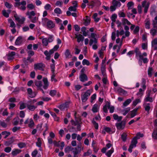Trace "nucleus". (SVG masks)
Masks as SVG:
<instances>
[{
	"mask_svg": "<svg viewBox=\"0 0 157 157\" xmlns=\"http://www.w3.org/2000/svg\"><path fill=\"white\" fill-rule=\"evenodd\" d=\"M15 55L16 53L12 51L9 52L7 55L8 59L9 60L13 59L14 58V56Z\"/></svg>",
	"mask_w": 157,
	"mask_h": 157,
	"instance_id": "f3484780",
	"label": "nucleus"
},
{
	"mask_svg": "<svg viewBox=\"0 0 157 157\" xmlns=\"http://www.w3.org/2000/svg\"><path fill=\"white\" fill-rule=\"evenodd\" d=\"M113 5L115 6L116 7H120L121 6V3L120 2L118 1L115 0H113L112 2Z\"/></svg>",
	"mask_w": 157,
	"mask_h": 157,
	"instance_id": "f704fd0d",
	"label": "nucleus"
},
{
	"mask_svg": "<svg viewBox=\"0 0 157 157\" xmlns=\"http://www.w3.org/2000/svg\"><path fill=\"white\" fill-rule=\"evenodd\" d=\"M82 64L83 65H86L87 66H89L90 65V63L88 60L84 59L82 60Z\"/></svg>",
	"mask_w": 157,
	"mask_h": 157,
	"instance_id": "6e6d98bb",
	"label": "nucleus"
},
{
	"mask_svg": "<svg viewBox=\"0 0 157 157\" xmlns=\"http://www.w3.org/2000/svg\"><path fill=\"white\" fill-rule=\"evenodd\" d=\"M35 85L38 88H40L42 86V82L41 81H35Z\"/></svg>",
	"mask_w": 157,
	"mask_h": 157,
	"instance_id": "58836bf2",
	"label": "nucleus"
},
{
	"mask_svg": "<svg viewBox=\"0 0 157 157\" xmlns=\"http://www.w3.org/2000/svg\"><path fill=\"white\" fill-rule=\"evenodd\" d=\"M132 100L129 98L127 99L123 103L122 107L124 108L128 106L132 101Z\"/></svg>",
	"mask_w": 157,
	"mask_h": 157,
	"instance_id": "c85d7f7f",
	"label": "nucleus"
},
{
	"mask_svg": "<svg viewBox=\"0 0 157 157\" xmlns=\"http://www.w3.org/2000/svg\"><path fill=\"white\" fill-rule=\"evenodd\" d=\"M42 22L44 23H46V25L48 28L51 29L54 28L55 26L54 23L52 20H49L47 18L45 17L42 19Z\"/></svg>",
	"mask_w": 157,
	"mask_h": 157,
	"instance_id": "0eeeda50",
	"label": "nucleus"
},
{
	"mask_svg": "<svg viewBox=\"0 0 157 157\" xmlns=\"http://www.w3.org/2000/svg\"><path fill=\"white\" fill-rule=\"evenodd\" d=\"M14 17L15 20L20 24H23L25 20V17L21 16H19L16 13L14 14Z\"/></svg>",
	"mask_w": 157,
	"mask_h": 157,
	"instance_id": "9d476101",
	"label": "nucleus"
},
{
	"mask_svg": "<svg viewBox=\"0 0 157 157\" xmlns=\"http://www.w3.org/2000/svg\"><path fill=\"white\" fill-rule=\"evenodd\" d=\"M22 37L21 36H19L16 40L15 44L16 45H19L22 43Z\"/></svg>",
	"mask_w": 157,
	"mask_h": 157,
	"instance_id": "4be33fe9",
	"label": "nucleus"
},
{
	"mask_svg": "<svg viewBox=\"0 0 157 157\" xmlns=\"http://www.w3.org/2000/svg\"><path fill=\"white\" fill-rule=\"evenodd\" d=\"M152 25L153 27H157V16L154 18V19L152 20Z\"/></svg>",
	"mask_w": 157,
	"mask_h": 157,
	"instance_id": "a19ab883",
	"label": "nucleus"
},
{
	"mask_svg": "<svg viewBox=\"0 0 157 157\" xmlns=\"http://www.w3.org/2000/svg\"><path fill=\"white\" fill-rule=\"evenodd\" d=\"M150 104L146 102H144V106L145 108V109L146 111L148 112L150 109Z\"/></svg>",
	"mask_w": 157,
	"mask_h": 157,
	"instance_id": "2f4dec72",
	"label": "nucleus"
},
{
	"mask_svg": "<svg viewBox=\"0 0 157 157\" xmlns=\"http://www.w3.org/2000/svg\"><path fill=\"white\" fill-rule=\"evenodd\" d=\"M45 67V65L42 63H35L34 65V69L36 70H40L41 71H44Z\"/></svg>",
	"mask_w": 157,
	"mask_h": 157,
	"instance_id": "1a4fd4ad",
	"label": "nucleus"
},
{
	"mask_svg": "<svg viewBox=\"0 0 157 157\" xmlns=\"http://www.w3.org/2000/svg\"><path fill=\"white\" fill-rule=\"evenodd\" d=\"M120 31L117 30L116 31V35L118 37L119 36L123 35L124 33H125V32L122 27L120 28Z\"/></svg>",
	"mask_w": 157,
	"mask_h": 157,
	"instance_id": "cd10ccee",
	"label": "nucleus"
},
{
	"mask_svg": "<svg viewBox=\"0 0 157 157\" xmlns=\"http://www.w3.org/2000/svg\"><path fill=\"white\" fill-rule=\"evenodd\" d=\"M134 5V3L132 2H129L127 4V6L128 7V9L129 10H130L132 9V7Z\"/></svg>",
	"mask_w": 157,
	"mask_h": 157,
	"instance_id": "338daca9",
	"label": "nucleus"
},
{
	"mask_svg": "<svg viewBox=\"0 0 157 157\" xmlns=\"http://www.w3.org/2000/svg\"><path fill=\"white\" fill-rule=\"evenodd\" d=\"M37 101L36 99H30L26 103V106L28 109L31 111H34L37 107V106H35L33 104Z\"/></svg>",
	"mask_w": 157,
	"mask_h": 157,
	"instance_id": "39448f33",
	"label": "nucleus"
},
{
	"mask_svg": "<svg viewBox=\"0 0 157 157\" xmlns=\"http://www.w3.org/2000/svg\"><path fill=\"white\" fill-rule=\"evenodd\" d=\"M151 47L155 50H157V38H155L151 41Z\"/></svg>",
	"mask_w": 157,
	"mask_h": 157,
	"instance_id": "4468645a",
	"label": "nucleus"
},
{
	"mask_svg": "<svg viewBox=\"0 0 157 157\" xmlns=\"http://www.w3.org/2000/svg\"><path fill=\"white\" fill-rule=\"evenodd\" d=\"M54 12L57 14H60L62 13V11L59 8H56L54 10Z\"/></svg>",
	"mask_w": 157,
	"mask_h": 157,
	"instance_id": "13d9d810",
	"label": "nucleus"
},
{
	"mask_svg": "<svg viewBox=\"0 0 157 157\" xmlns=\"http://www.w3.org/2000/svg\"><path fill=\"white\" fill-rule=\"evenodd\" d=\"M74 155L77 156V155L80 153L81 150H79L77 147H73L72 151Z\"/></svg>",
	"mask_w": 157,
	"mask_h": 157,
	"instance_id": "473e14b6",
	"label": "nucleus"
},
{
	"mask_svg": "<svg viewBox=\"0 0 157 157\" xmlns=\"http://www.w3.org/2000/svg\"><path fill=\"white\" fill-rule=\"evenodd\" d=\"M79 79L81 81L84 82L88 80V78L86 75L84 73L82 74L79 76Z\"/></svg>",
	"mask_w": 157,
	"mask_h": 157,
	"instance_id": "5701e85b",
	"label": "nucleus"
},
{
	"mask_svg": "<svg viewBox=\"0 0 157 157\" xmlns=\"http://www.w3.org/2000/svg\"><path fill=\"white\" fill-rule=\"evenodd\" d=\"M113 119L115 120H117L118 121H121L122 118L121 116H118L116 114H114L113 115Z\"/></svg>",
	"mask_w": 157,
	"mask_h": 157,
	"instance_id": "72a5a7b5",
	"label": "nucleus"
},
{
	"mask_svg": "<svg viewBox=\"0 0 157 157\" xmlns=\"http://www.w3.org/2000/svg\"><path fill=\"white\" fill-rule=\"evenodd\" d=\"M98 41L97 38L90 39L89 41V45L90 46H92L95 44H98Z\"/></svg>",
	"mask_w": 157,
	"mask_h": 157,
	"instance_id": "c756f323",
	"label": "nucleus"
},
{
	"mask_svg": "<svg viewBox=\"0 0 157 157\" xmlns=\"http://www.w3.org/2000/svg\"><path fill=\"white\" fill-rule=\"evenodd\" d=\"M112 131L111 129L108 127H107L105 126H104L103 129L101 133L102 134L105 135L106 134V132L107 133H110Z\"/></svg>",
	"mask_w": 157,
	"mask_h": 157,
	"instance_id": "a211bd4d",
	"label": "nucleus"
},
{
	"mask_svg": "<svg viewBox=\"0 0 157 157\" xmlns=\"http://www.w3.org/2000/svg\"><path fill=\"white\" fill-rule=\"evenodd\" d=\"M75 38L77 39V41L80 43L81 41H83L84 39V37L81 34H78L77 33L75 34Z\"/></svg>",
	"mask_w": 157,
	"mask_h": 157,
	"instance_id": "aec40b11",
	"label": "nucleus"
},
{
	"mask_svg": "<svg viewBox=\"0 0 157 157\" xmlns=\"http://www.w3.org/2000/svg\"><path fill=\"white\" fill-rule=\"evenodd\" d=\"M48 39L47 38H44L42 40V43L44 46H47L48 45Z\"/></svg>",
	"mask_w": 157,
	"mask_h": 157,
	"instance_id": "4d7b16f0",
	"label": "nucleus"
},
{
	"mask_svg": "<svg viewBox=\"0 0 157 157\" xmlns=\"http://www.w3.org/2000/svg\"><path fill=\"white\" fill-rule=\"evenodd\" d=\"M130 107H128L127 108H125L124 110L122 111V114L124 115L125 116L130 111Z\"/></svg>",
	"mask_w": 157,
	"mask_h": 157,
	"instance_id": "ea45409f",
	"label": "nucleus"
},
{
	"mask_svg": "<svg viewBox=\"0 0 157 157\" xmlns=\"http://www.w3.org/2000/svg\"><path fill=\"white\" fill-rule=\"evenodd\" d=\"M90 22V20L89 18H87L84 20L83 22V24L86 25L87 26L89 25Z\"/></svg>",
	"mask_w": 157,
	"mask_h": 157,
	"instance_id": "e2e57ef3",
	"label": "nucleus"
},
{
	"mask_svg": "<svg viewBox=\"0 0 157 157\" xmlns=\"http://www.w3.org/2000/svg\"><path fill=\"white\" fill-rule=\"evenodd\" d=\"M26 15L28 16V18L32 23H36L38 21V17L35 16L36 13L34 11H28L26 13Z\"/></svg>",
	"mask_w": 157,
	"mask_h": 157,
	"instance_id": "7ed1b4c3",
	"label": "nucleus"
},
{
	"mask_svg": "<svg viewBox=\"0 0 157 157\" xmlns=\"http://www.w3.org/2000/svg\"><path fill=\"white\" fill-rule=\"evenodd\" d=\"M150 5V3L147 2L146 0H144L142 3V7L144 8V13H147Z\"/></svg>",
	"mask_w": 157,
	"mask_h": 157,
	"instance_id": "9b49d317",
	"label": "nucleus"
},
{
	"mask_svg": "<svg viewBox=\"0 0 157 157\" xmlns=\"http://www.w3.org/2000/svg\"><path fill=\"white\" fill-rule=\"evenodd\" d=\"M19 118L18 117L15 118L13 120V124L14 125H17L19 123Z\"/></svg>",
	"mask_w": 157,
	"mask_h": 157,
	"instance_id": "79ce46f5",
	"label": "nucleus"
},
{
	"mask_svg": "<svg viewBox=\"0 0 157 157\" xmlns=\"http://www.w3.org/2000/svg\"><path fill=\"white\" fill-rule=\"evenodd\" d=\"M125 123L122 121L121 122L116 124V126L118 129H123L125 126Z\"/></svg>",
	"mask_w": 157,
	"mask_h": 157,
	"instance_id": "f8f14e48",
	"label": "nucleus"
},
{
	"mask_svg": "<svg viewBox=\"0 0 157 157\" xmlns=\"http://www.w3.org/2000/svg\"><path fill=\"white\" fill-rule=\"evenodd\" d=\"M141 102V101L139 99H137L135 100L133 102L132 105L134 106H136V105Z\"/></svg>",
	"mask_w": 157,
	"mask_h": 157,
	"instance_id": "0e129e2a",
	"label": "nucleus"
},
{
	"mask_svg": "<svg viewBox=\"0 0 157 157\" xmlns=\"http://www.w3.org/2000/svg\"><path fill=\"white\" fill-rule=\"evenodd\" d=\"M124 29L125 30V33H126V35H129L130 34V32L129 31V27L127 25H124Z\"/></svg>",
	"mask_w": 157,
	"mask_h": 157,
	"instance_id": "5fc2aeb1",
	"label": "nucleus"
},
{
	"mask_svg": "<svg viewBox=\"0 0 157 157\" xmlns=\"http://www.w3.org/2000/svg\"><path fill=\"white\" fill-rule=\"evenodd\" d=\"M92 153V151L91 150L89 149H88L87 152L84 153L83 155V156H86L89 155Z\"/></svg>",
	"mask_w": 157,
	"mask_h": 157,
	"instance_id": "bf43d9fd",
	"label": "nucleus"
},
{
	"mask_svg": "<svg viewBox=\"0 0 157 157\" xmlns=\"http://www.w3.org/2000/svg\"><path fill=\"white\" fill-rule=\"evenodd\" d=\"M68 107L69 105L68 103H66L59 105L58 107V108L61 110H63L67 108Z\"/></svg>",
	"mask_w": 157,
	"mask_h": 157,
	"instance_id": "393cba45",
	"label": "nucleus"
},
{
	"mask_svg": "<svg viewBox=\"0 0 157 157\" xmlns=\"http://www.w3.org/2000/svg\"><path fill=\"white\" fill-rule=\"evenodd\" d=\"M92 92V90L89 89L82 93L81 97L82 102H85L87 101Z\"/></svg>",
	"mask_w": 157,
	"mask_h": 157,
	"instance_id": "20e7f679",
	"label": "nucleus"
},
{
	"mask_svg": "<svg viewBox=\"0 0 157 157\" xmlns=\"http://www.w3.org/2000/svg\"><path fill=\"white\" fill-rule=\"evenodd\" d=\"M2 13L5 17L6 18H8L9 17V13L6 12V10H2Z\"/></svg>",
	"mask_w": 157,
	"mask_h": 157,
	"instance_id": "69168bd1",
	"label": "nucleus"
},
{
	"mask_svg": "<svg viewBox=\"0 0 157 157\" xmlns=\"http://www.w3.org/2000/svg\"><path fill=\"white\" fill-rule=\"evenodd\" d=\"M113 152V150L111 149L106 153V155L108 157H110L112 153Z\"/></svg>",
	"mask_w": 157,
	"mask_h": 157,
	"instance_id": "052dcab7",
	"label": "nucleus"
},
{
	"mask_svg": "<svg viewBox=\"0 0 157 157\" xmlns=\"http://www.w3.org/2000/svg\"><path fill=\"white\" fill-rule=\"evenodd\" d=\"M145 27L146 29H149L150 28L151 22L148 18H146L145 21Z\"/></svg>",
	"mask_w": 157,
	"mask_h": 157,
	"instance_id": "412c9836",
	"label": "nucleus"
},
{
	"mask_svg": "<svg viewBox=\"0 0 157 157\" xmlns=\"http://www.w3.org/2000/svg\"><path fill=\"white\" fill-rule=\"evenodd\" d=\"M57 92L55 90H50L49 92V94L52 97L55 96Z\"/></svg>",
	"mask_w": 157,
	"mask_h": 157,
	"instance_id": "680f3d73",
	"label": "nucleus"
},
{
	"mask_svg": "<svg viewBox=\"0 0 157 157\" xmlns=\"http://www.w3.org/2000/svg\"><path fill=\"white\" fill-rule=\"evenodd\" d=\"M108 109H109V112L111 113H113L114 111V107L113 106H110V103L109 101H107L105 105L103 106V109L104 112L107 113L108 111Z\"/></svg>",
	"mask_w": 157,
	"mask_h": 157,
	"instance_id": "423d86ee",
	"label": "nucleus"
},
{
	"mask_svg": "<svg viewBox=\"0 0 157 157\" xmlns=\"http://www.w3.org/2000/svg\"><path fill=\"white\" fill-rule=\"evenodd\" d=\"M21 152V150L20 149H14L12 150L11 152V154L13 156H15L19 154Z\"/></svg>",
	"mask_w": 157,
	"mask_h": 157,
	"instance_id": "bb28decb",
	"label": "nucleus"
},
{
	"mask_svg": "<svg viewBox=\"0 0 157 157\" xmlns=\"http://www.w3.org/2000/svg\"><path fill=\"white\" fill-rule=\"evenodd\" d=\"M76 113L75 112V121L73 120H71V122L72 125H74L75 126L78 124L79 122L81 121V119L80 118H79L78 119H77L76 117Z\"/></svg>",
	"mask_w": 157,
	"mask_h": 157,
	"instance_id": "2eb2a0df",
	"label": "nucleus"
},
{
	"mask_svg": "<svg viewBox=\"0 0 157 157\" xmlns=\"http://www.w3.org/2000/svg\"><path fill=\"white\" fill-rule=\"evenodd\" d=\"M29 123L28 126L29 128H32L34 125V122L32 119H30L29 120Z\"/></svg>",
	"mask_w": 157,
	"mask_h": 157,
	"instance_id": "49530a36",
	"label": "nucleus"
},
{
	"mask_svg": "<svg viewBox=\"0 0 157 157\" xmlns=\"http://www.w3.org/2000/svg\"><path fill=\"white\" fill-rule=\"evenodd\" d=\"M14 142L13 137H11L10 140L5 141L4 143V145L6 146H8L11 145Z\"/></svg>",
	"mask_w": 157,
	"mask_h": 157,
	"instance_id": "a878e982",
	"label": "nucleus"
},
{
	"mask_svg": "<svg viewBox=\"0 0 157 157\" xmlns=\"http://www.w3.org/2000/svg\"><path fill=\"white\" fill-rule=\"evenodd\" d=\"M73 149V147L71 146H68L66 147L64 149V151L65 153H68L71 151H72Z\"/></svg>",
	"mask_w": 157,
	"mask_h": 157,
	"instance_id": "37998d69",
	"label": "nucleus"
},
{
	"mask_svg": "<svg viewBox=\"0 0 157 157\" xmlns=\"http://www.w3.org/2000/svg\"><path fill=\"white\" fill-rule=\"evenodd\" d=\"M127 135L126 133L124 132L121 135V138L122 141L124 142H125L127 139Z\"/></svg>",
	"mask_w": 157,
	"mask_h": 157,
	"instance_id": "8fccbe9b",
	"label": "nucleus"
},
{
	"mask_svg": "<svg viewBox=\"0 0 157 157\" xmlns=\"http://www.w3.org/2000/svg\"><path fill=\"white\" fill-rule=\"evenodd\" d=\"M138 108H136L131 111V118H133L136 115Z\"/></svg>",
	"mask_w": 157,
	"mask_h": 157,
	"instance_id": "4c0bfd02",
	"label": "nucleus"
},
{
	"mask_svg": "<svg viewBox=\"0 0 157 157\" xmlns=\"http://www.w3.org/2000/svg\"><path fill=\"white\" fill-rule=\"evenodd\" d=\"M135 57L138 60V63L140 66L142 65V61L144 63H147L148 62V60L146 57L147 54L146 52L142 53L139 48H136L135 49Z\"/></svg>",
	"mask_w": 157,
	"mask_h": 157,
	"instance_id": "f257e3e1",
	"label": "nucleus"
},
{
	"mask_svg": "<svg viewBox=\"0 0 157 157\" xmlns=\"http://www.w3.org/2000/svg\"><path fill=\"white\" fill-rule=\"evenodd\" d=\"M150 33L153 36H154L157 35V27H154L151 29Z\"/></svg>",
	"mask_w": 157,
	"mask_h": 157,
	"instance_id": "6ab92c4d",
	"label": "nucleus"
},
{
	"mask_svg": "<svg viewBox=\"0 0 157 157\" xmlns=\"http://www.w3.org/2000/svg\"><path fill=\"white\" fill-rule=\"evenodd\" d=\"M2 135H4L5 136L4 138H7L9 135L10 134V133L9 132H7L6 131H4L2 132Z\"/></svg>",
	"mask_w": 157,
	"mask_h": 157,
	"instance_id": "603ef678",
	"label": "nucleus"
},
{
	"mask_svg": "<svg viewBox=\"0 0 157 157\" xmlns=\"http://www.w3.org/2000/svg\"><path fill=\"white\" fill-rule=\"evenodd\" d=\"M153 69L151 67H149L148 68L147 72L148 76L151 77L152 75V71H153Z\"/></svg>",
	"mask_w": 157,
	"mask_h": 157,
	"instance_id": "864d4df0",
	"label": "nucleus"
},
{
	"mask_svg": "<svg viewBox=\"0 0 157 157\" xmlns=\"http://www.w3.org/2000/svg\"><path fill=\"white\" fill-rule=\"evenodd\" d=\"M27 92L28 94L29 95V98H34L36 96V94L35 93L33 92L31 88H28L27 89Z\"/></svg>",
	"mask_w": 157,
	"mask_h": 157,
	"instance_id": "dca6fc26",
	"label": "nucleus"
},
{
	"mask_svg": "<svg viewBox=\"0 0 157 157\" xmlns=\"http://www.w3.org/2000/svg\"><path fill=\"white\" fill-rule=\"evenodd\" d=\"M151 92V91H149V93L146 96L145 98L144 99V102H146L148 101L152 102L153 101V99L152 98V97H150Z\"/></svg>",
	"mask_w": 157,
	"mask_h": 157,
	"instance_id": "ddd939ff",
	"label": "nucleus"
},
{
	"mask_svg": "<svg viewBox=\"0 0 157 157\" xmlns=\"http://www.w3.org/2000/svg\"><path fill=\"white\" fill-rule=\"evenodd\" d=\"M92 111L94 113H96L98 111V105L95 104L94 105L92 109Z\"/></svg>",
	"mask_w": 157,
	"mask_h": 157,
	"instance_id": "c03bdc74",
	"label": "nucleus"
},
{
	"mask_svg": "<svg viewBox=\"0 0 157 157\" xmlns=\"http://www.w3.org/2000/svg\"><path fill=\"white\" fill-rule=\"evenodd\" d=\"M8 22L10 23V27L15 28V25L14 21L11 19H8Z\"/></svg>",
	"mask_w": 157,
	"mask_h": 157,
	"instance_id": "a18cd8bd",
	"label": "nucleus"
},
{
	"mask_svg": "<svg viewBox=\"0 0 157 157\" xmlns=\"http://www.w3.org/2000/svg\"><path fill=\"white\" fill-rule=\"evenodd\" d=\"M36 145L39 147H40L41 145V140L40 138H38L36 143Z\"/></svg>",
	"mask_w": 157,
	"mask_h": 157,
	"instance_id": "de8ad7c7",
	"label": "nucleus"
},
{
	"mask_svg": "<svg viewBox=\"0 0 157 157\" xmlns=\"http://www.w3.org/2000/svg\"><path fill=\"white\" fill-rule=\"evenodd\" d=\"M44 54L46 56V59L47 60H49L51 57V55L49 52L47 50H46L44 52Z\"/></svg>",
	"mask_w": 157,
	"mask_h": 157,
	"instance_id": "e433bc0d",
	"label": "nucleus"
},
{
	"mask_svg": "<svg viewBox=\"0 0 157 157\" xmlns=\"http://www.w3.org/2000/svg\"><path fill=\"white\" fill-rule=\"evenodd\" d=\"M122 24L123 25H130L131 23L126 18H123L122 20Z\"/></svg>",
	"mask_w": 157,
	"mask_h": 157,
	"instance_id": "7c9ffc66",
	"label": "nucleus"
},
{
	"mask_svg": "<svg viewBox=\"0 0 157 157\" xmlns=\"http://www.w3.org/2000/svg\"><path fill=\"white\" fill-rule=\"evenodd\" d=\"M143 136V134L138 133L136 135V136L133 139L131 142V144L130 145L128 149V151L130 152H132V148L136 146L137 143V139H140V137H142Z\"/></svg>",
	"mask_w": 157,
	"mask_h": 157,
	"instance_id": "f03ea898",
	"label": "nucleus"
},
{
	"mask_svg": "<svg viewBox=\"0 0 157 157\" xmlns=\"http://www.w3.org/2000/svg\"><path fill=\"white\" fill-rule=\"evenodd\" d=\"M98 15V14L97 13H95L93 14V16L94 21L96 22H98L100 20L99 17H97Z\"/></svg>",
	"mask_w": 157,
	"mask_h": 157,
	"instance_id": "09e8293b",
	"label": "nucleus"
},
{
	"mask_svg": "<svg viewBox=\"0 0 157 157\" xmlns=\"http://www.w3.org/2000/svg\"><path fill=\"white\" fill-rule=\"evenodd\" d=\"M86 28L85 27H83L81 28V30L82 33L83 35L84 36H86L87 35V33L86 32Z\"/></svg>",
	"mask_w": 157,
	"mask_h": 157,
	"instance_id": "3c124183",
	"label": "nucleus"
},
{
	"mask_svg": "<svg viewBox=\"0 0 157 157\" xmlns=\"http://www.w3.org/2000/svg\"><path fill=\"white\" fill-rule=\"evenodd\" d=\"M26 2L25 1H23L21 2H15L14 5L15 7H17L19 9L24 11L26 10Z\"/></svg>",
	"mask_w": 157,
	"mask_h": 157,
	"instance_id": "6e6552de",
	"label": "nucleus"
},
{
	"mask_svg": "<svg viewBox=\"0 0 157 157\" xmlns=\"http://www.w3.org/2000/svg\"><path fill=\"white\" fill-rule=\"evenodd\" d=\"M43 81L44 82L43 88L44 89H47L49 86V82H48L47 78H43Z\"/></svg>",
	"mask_w": 157,
	"mask_h": 157,
	"instance_id": "b1692460",
	"label": "nucleus"
},
{
	"mask_svg": "<svg viewBox=\"0 0 157 157\" xmlns=\"http://www.w3.org/2000/svg\"><path fill=\"white\" fill-rule=\"evenodd\" d=\"M64 54L66 58H71L70 56L71 55V52L69 49H67L66 50Z\"/></svg>",
	"mask_w": 157,
	"mask_h": 157,
	"instance_id": "c9c22d12",
	"label": "nucleus"
},
{
	"mask_svg": "<svg viewBox=\"0 0 157 157\" xmlns=\"http://www.w3.org/2000/svg\"><path fill=\"white\" fill-rule=\"evenodd\" d=\"M140 28L139 26H136L135 27L133 30V34H136L139 33Z\"/></svg>",
	"mask_w": 157,
	"mask_h": 157,
	"instance_id": "774afa93",
	"label": "nucleus"
}]
</instances>
